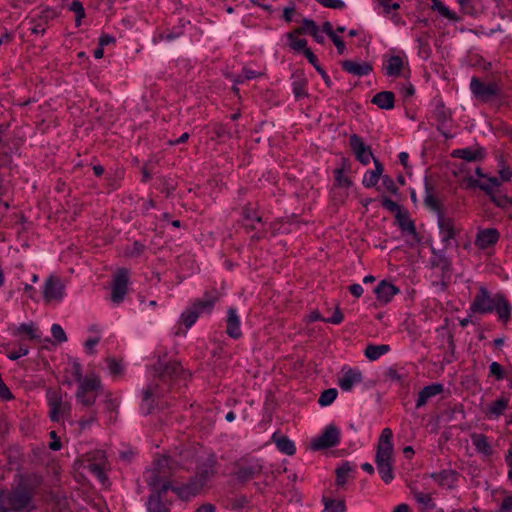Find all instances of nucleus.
Wrapping results in <instances>:
<instances>
[{"instance_id":"f257e3e1","label":"nucleus","mask_w":512,"mask_h":512,"mask_svg":"<svg viewBox=\"0 0 512 512\" xmlns=\"http://www.w3.org/2000/svg\"><path fill=\"white\" fill-rule=\"evenodd\" d=\"M154 371V381L143 391V409L146 414L152 412L155 399L164 397L178 379L186 378L185 371L177 361L164 363L159 359Z\"/></svg>"},{"instance_id":"f03ea898","label":"nucleus","mask_w":512,"mask_h":512,"mask_svg":"<svg viewBox=\"0 0 512 512\" xmlns=\"http://www.w3.org/2000/svg\"><path fill=\"white\" fill-rule=\"evenodd\" d=\"M170 470V459L168 457L163 456L155 461V468L147 479L148 485L153 490L147 502L148 512H170L167 504L161 499L162 493L170 488Z\"/></svg>"},{"instance_id":"7ed1b4c3","label":"nucleus","mask_w":512,"mask_h":512,"mask_svg":"<svg viewBox=\"0 0 512 512\" xmlns=\"http://www.w3.org/2000/svg\"><path fill=\"white\" fill-rule=\"evenodd\" d=\"M392 435L390 428H384L382 430L375 459L378 471L385 483H390L394 478L391 465L393 453V444L391 443Z\"/></svg>"},{"instance_id":"20e7f679","label":"nucleus","mask_w":512,"mask_h":512,"mask_svg":"<svg viewBox=\"0 0 512 512\" xmlns=\"http://www.w3.org/2000/svg\"><path fill=\"white\" fill-rule=\"evenodd\" d=\"M0 506L7 511L29 512L33 509L32 491L28 487L20 486L5 494L0 491Z\"/></svg>"},{"instance_id":"39448f33","label":"nucleus","mask_w":512,"mask_h":512,"mask_svg":"<svg viewBox=\"0 0 512 512\" xmlns=\"http://www.w3.org/2000/svg\"><path fill=\"white\" fill-rule=\"evenodd\" d=\"M340 436V429L330 424L324 429L320 436L312 440L310 447L315 451L335 447L340 442Z\"/></svg>"},{"instance_id":"423d86ee","label":"nucleus","mask_w":512,"mask_h":512,"mask_svg":"<svg viewBox=\"0 0 512 512\" xmlns=\"http://www.w3.org/2000/svg\"><path fill=\"white\" fill-rule=\"evenodd\" d=\"M496 295L491 297L485 287H480L471 304L470 310L474 313H491L494 311Z\"/></svg>"},{"instance_id":"0eeeda50","label":"nucleus","mask_w":512,"mask_h":512,"mask_svg":"<svg viewBox=\"0 0 512 512\" xmlns=\"http://www.w3.org/2000/svg\"><path fill=\"white\" fill-rule=\"evenodd\" d=\"M470 89L473 95L481 101H488L499 94V88L496 83H484L477 77L471 79Z\"/></svg>"},{"instance_id":"6e6552de","label":"nucleus","mask_w":512,"mask_h":512,"mask_svg":"<svg viewBox=\"0 0 512 512\" xmlns=\"http://www.w3.org/2000/svg\"><path fill=\"white\" fill-rule=\"evenodd\" d=\"M129 279V271L126 268H120L114 275L111 300L114 303H120L123 301L124 296L127 292V285Z\"/></svg>"},{"instance_id":"1a4fd4ad","label":"nucleus","mask_w":512,"mask_h":512,"mask_svg":"<svg viewBox=\"0 0 512 512\" xmlns=\"http://www.w3.org/2000/svg\"><path fill=\"white\" fill-rule=\"evenodd\" d=\"M47 397L50 406V417L53 421H59L60 416L69 415L71 405L67 402H63L58 392L49 390Z\"/></svg>"},{"instance_id":"9d476101","label":"nucleus","mask_w":512,"mask_h":512,"mask_svg":"<svg viewBox=\"0 0 512 512\" xmlns=\"http://www.w3.org/2000/svg\"><path fill=\"white\" fill-rule=\"evenodd\" d=\"M65 286L56 276H50L45 283L43 296L47 303L60 302L64 296Z\"/></svg>"},{"instance_id":"9b49d317","label":"nucleus","mask_w":512,"mask_h":512,"mask_svg":"<svg viewBox=\"0 0 512 512\" xmlns=\"http://www.w3.org/2000/svg\"><path fill=\"white\" fill-rule=\"evenodd\" d=\"M262 465L259 461L253 462H239L236 464V471L234 475L237 480L242 484L248 482L253 479L255 475H258L262 471Z\"/></svg>"},{"instance_id":"f8f14e48","label":"nucleus","mask_w":512,"mask_h":512,"mask_svg":"<svg viewBox=\"0 0 512 512\" xmlns=\"http://www.w3.org/2000/svg\"><path fill=\"white\" fill-rule=\"evenodd\" d=\"M349 144L356 159L363 165L369 164L370 159L373 158L371 148L366 146L363 140L356 134L350 136Z\"/></svg>"},{"instance_id":"ddd939ff","label":"nucleus","mask_w":512,"mask_h":512,"mask_svg":"<svg viewBox=\"0 0 512 512\" xmlns=\"http://www.w3.org/2000/svg\"><path fill=\"white\" fill-rule=\"evenodd\" d=\"M500 238V233L496 228L480 229L477 233L475 245L480 249H486L494 246Z\"/></svg>"},{"instance_id":"4468645a","label":"nucleus","mask_w":512,"mask_h":512,"mask_svg":"<svg viewBox=\"0 0 512 512\" xmlns=\"http://www.w3.org/2000/svg\"><path fill=\"white\" fill-rule=\"evenodd\" d=\"M212 474L213 471L210 467L199 468L195 478L187 485L188 492L193 495L199 493Z\"/></svg>"},{"instance_id":"2eb2a0df","label":"nucleus","mask_w":512,"mask_h":512,"mask_svg":"<svg viewBox=\"0 0 512 512\" xmlns=\"http://www.w3.org/2000/svg\"><path fill=\"white\" fill-rule=\"evenodd\" d=\"M438 225L440 228V233L442 235V242L444 244V248H447L450 245V240L455 236V227L453 220L449 217H445L443 214L439 215Z\"/></svg>"},{"instance_id":"dca6fc26","label":"nucleus","mask_w":512,"mask_h":512,"mask_svg":"<svg viewBox=\"0 0 512 512\" xmlns=\"http://www.w3.org/2000/svg\"><path fill=\"white\" fill-rule=\"evenodd\" d=\"M292 77L294 79L292 82V89L295 98L300 99L308 96L306 88L308 81L304 75V72L302 70H297L293 73Z\"/></svg>"},{"instance_id":"f3484780","label":"nucleus","mask_w":512,"mask_h":512,"mask_svg":"<svg viewBox=\"0 0 512 512\" xmlns=\"http://www.w3.org/2000/svg\"><path fill=\"white\" fill-rule=\"evenodd\" d=\"M398 292L399 289L395 285L385 280L381 281L375 288L377 300L384 304L388 303Z\"/></svg>"},{"instance_id":"a211bd4d","label":"nucleus","mask_w":512,"mask_h":512,"mask_svg":"<svg viewBox=\"0 0 512 512\" xmlns=\"http://www.w3.org/2000/svg\"><path fill=\"white\" fill-rule=\"evenodd\" d=\"M341 65L346 72L356 76L367 75L373 69L372 65L368 62L357 63L351 60H344Z\"/></svg>"},{"instance_id":"6ab92c4d","label":"nucleus","mask_w":512,"mask_h":512,"mask_svg":"<svg viewBox=\"0 0 512 512\" xmlns=\"http://www.w3.org/2000/svg\"><path fill=\"white\" fill-rule=\"evenodd\" d=\"M362 381L361 372L353 369H348L344 372L343 376L339 378V387L344 391H350L354 384Z\"/></svg>"},{"instance_id":"aec40b11","label":"nucleus","mask_w":512,"mask_h":512,"mask_svg":"<svg viewBox=\"0 0 512 512\" xmlns=\"http://www.w3.org/2000/svg\"><path fill=\"white\" fill-rule=\"evenodd\" d=\"M218 298V292L215 289H212L207 291L202 299L196 300L192 305L199 310L200 313L205 311L209 312Z\"/></svg>"},{"instance_id":"412c9836","label":"nucleus","mask_w":512,"mask_h":512,"mask_svg":"<svg viewBox=\"0 0 512 512\" xmlns=\"http://www.w3.org/2000/svg\"><path fill=\"white\" fill-rule=\"evenodd\" d=\"M442 391H443L442 384H432V385L424 387L419 392V396L416 401V408H420V407L424 406L430 398L440 394Z\"/></svg>"},{"instance_id":"4be33fe9","label":"nucleus","mask_w":512,"mask_h":512,"mask_svg":"<svg viewBox=\"0 0 512 512\" xmlns=\"http://www.w3.org/2000/svg\"><path fill=\"white\" fill-rule=\"evenodd\" d=\"M471 440L479 453L485 456H491L493 454V449L488 441L487 436L484 434L473 433L471 434Z\"/></svg>"},{"instance_id":"5701e85b","label":"nucleus","mask_w":512,"mask_h":512,"mask_svg":"<svg viewBox=\"0 0 512 512\" xmlns=\"http://www.w3.org/2000/svg\"><path fill=\"white\" fill-rule=\"evenodd\" d=\"M372 103L381 109H392L395 103L394 93L391 91H382L374 95Z\"/></svg>"},{"instance_id":"b1692460","label":"nucleus","mask_w":512,"mask_h":512,"mask_svg":"<svg viewBox=\"0 0 512 512\" xmlns=\"http://www.w3.org/2000/svg\"><path fill=\"white\" fill-rule=\"evenodd\" d=\"M451 156L454 158H461L466 161H477L483 158L484 152L483 149L477 148V149H471V148H465V149H457L454 150L451 153Z\"/></svg>"},{"instance_id":"393cba45","label":"nucleus","mask_w":512,"mask_h":512,"mask_svg":"<svg viewBox=\"0 0 512 512\" xmlns=\"http://www.w3.org/2000/svg\"><path fill=\"white\" fill-rule=\"evenodd\" d=\"M496 303L494 311L497 312L499 318L506 322L509 320L511 315V305L509 304L508 300L501 294L496 295Z\"/></svg>"},{"instance_id":"a878e982","label":"nucleus","mask_w":512,"mask_h":512,"mask_svg":"<svg viewBox=\"0 0 512 512\" xmlns=\"http://www.w3.org/2000/svg\"><path fill=\"white\" fill-rule=\"evenodd\" d=\"M227 333L232 338H239L241 336L240 321L236 314L235 309L230 308L228 311L227 319Z\"/></svg>"},{"instance_id":"bb28decb","label":"nucleus","mask_w":512,"mask_h":512,"mask_svg":"<svg viewBox=\"0 0 512 512\" xmlns=\"http://www.w3.org/2000/svg\"><path fill=\"white\" fill-rule=\"evenodd\" d=\"M425 191L426 196L424 199L425 205L430 208L431 210L437 212L438 216L440 214H443L441 211V205L440 202L437 200V198L434 196V188L433 186L428 182L427 178L425 179Z\"/></svg>"},{"instance_id":"cd10ccee","label":"nucleus","mask_w":512,"mask_h":512,"mask_svg":"<svg viewBox=\"0 0 512 512\" xmlns=\"http://www.w3.org/2000/svg\"><path fill=\"white\" fill-rule=\"evenodd\" d=\"M396 217L402 231L410 234L415 242H419L420 238L418 236V233L416 232V228L412 220H410L409 217L403 214L401 211H398Z\"/></svg>"},{"instance_id":"c85d7f7f","label":"nucleus","mask_w":512,"mask_h":512,"mask_svg":"<svg viewBox=\"0 0 512 512\" xmlns=\"http://www.w3.org/2000/svg\"><path fill=\"white\" fill-rule=\"evenodd\" d=\"M78 383V390L83 392H92L96 394V391L100 388V380L96 376L82 378Z\"/></svg>"},{"instance_id":"c756f323","label":"nucleus","mask_w":512,"mask_h":512,"mask_svg":"<svg viewBox=\"0 0 512 512\" xmlns=\"http://www.w3.org/2000/svg\"><path fill=\"white\" fill-rule=\"evenodd\" d=\"M273 439L275 440L276 446L279 451L287 455L295 454V445L289 438H287L286 436L276 437V435H274Z\"/></svg>"},{"instance_id":"7c9ffc66","label":"nucleus","mask_w":512,"mask_h":512,"mask_svg":"<svg viewBox=\"0 0 512 512\" xmlns=\"http://www.w3.org/2000/svg\"><path fill=\"white\" fill-rule=\"evenodd\" d=\"M456 473L451 470H443L439 473H433L431 477L442 486L451 487L455 481Z\"/></svg>"},{"instance_id":"2f4dec72","label":"nucleus","mask_w":512,"mask_h":512,"mask_svg":"<svg viewBox=\"0 0 512 512\" xmlns=\"http://www.w3.org/2000/svg\"><path fill=\"white\" fill-rule=\"evenodd\" d=\"M390 350L388 345H368L365 349V356L374 361L380 358L382 355L387 353Z\"/></svg>"},{"instance_id":"473e14b6","label":"nucleus","mask_w":512,"mask_h":512,"mask_svg":"<svg viewBox=\"0 0 512 512\" xmlns=\"http://www.w3.org/2000/svg\"><path fill=\"white\" fill-rule=\"evenodd\" d=\"M403 67L402 58L399 56H392L388 60V65L386 67V74L388 76H398L401 73Z\"/></svg>"},{"instance_id":"72a5a7b5","label":"nucleus","mask_w":512,"mask_h":512,"mask_svg":"<svg viewBox=\"0 0 512 512\" xmlns=\"http://www.w3.org/2000/svg\"><path fill=\"white\" fill-rule=\"evenodd\" d=\"M201 313L193 305L189 307L181 316L184 325L190 328Z\"/></svg>"},{"instance_id":"f704fd0d","label":"nucleus","mask_w":512,"mask_h":512,"mask_svg":"<svg viewBox=\"0 0 512 512\" xmlns=\"http://www.w3.org/2000/svg\"><path fill=\"white\" fill-rule=\"evenodd\" d=\"M509 400L505 398H500L493 402V404L489 407V414L494 417H499L503 414L504 410L508 407Z\"/></svg>"},{"instance_id":"c9c22d12","label":"nucleus","mask_w":512,"mask_h":512,"mask_svg":"<svg viewBox=\"0 0 512 512\" xmlns=\"http://www.w3.org/2000/svg\"><path fill=\"white\" fill-rule=\"evenodd\" d=\"M76 400L84 407H90L95 403L96 394L92 392H83L77 390Z\"/></svg>"},{"instance_id":"e433bc0d","label":"nucleus","mask_w":512,"mask_h":512,"mask_svg":"<svg viewBox=\"0 0 512 512\" xmlns=\"http://www.w3.org/2000/svg\"><path fill=\"white\" fill-rule=\"evenodd\" d=\"M434 116L438 121V129H440V126H443L450 118V112L445 108L443 103H439L434 110Z\"/></svg>"},{"instance_id":"4c0bfd02","label":"nucleus","mask_w":512,"mask_h":512,"mask_svg":"<svg viewBox=\"0 0 512 512\" xmlns=\"http://www.w3.org/2000/svg\"><path fill=\"white\" fill-rule=\"evenodd\" d=\"M346 162L347 160L346 159H342V166L340 168H337L335 171H334V174H335V180L337 182V184L341 187H350L352 182L349 178L345 177L343 175V172H344V169H345V165H346Z\"/></svg>"},{"instance_id":"58836bf2","label":"nucleus","mask_w":512,"mask_h":512,"mask_svg":"<svg viewBox=\"0 0 512 512\" xmlns=\"http://www.w3.org/2000/svg\"><path fill=\"white\" fill-rule=\"evenodd\" d=\"M337 395H338V392L335 388H330V389L324 390L318 399V403L321 406H328L334 402Z\"/></svg>"},{"instance_id":"ea45409f","label":"nucleus","mask_w":512,"mask_h":512,"mask_svg":"<svg viewBox=\"0 0 512 512\" xmlns=\"http://www.w3.org/2000/svg\"><path fill=\"white\" fill-rule=\"evenodd\" d=\"M323 512H346L344 500H325V509Z\"/></svg>"},{"instance_id":"a19ab883","label":"nucleus","mask_w":512,"mask_h":512,"mask_svg":"<svg viewBox=\"0 0 512 512\" xmlns=\"http://www.w3.org/2000/svg\"><path fill=\"white\" fill-rule=\"evenodd\" d=\"M432 2V8L437 10L442 16L450 20H458V17L455 15V13L451 12L440 0H432Z\"/></svg>"},{"instance_id":"79ce46f5","label":"nucleus","mask_w":512,"mask_h":512,"mask_svg":"<svg viewBox=\"0 0 512 512\" xmlns=\"http://www.w3.org/2000/svg\"><path fill=\"white\" fill-rule=\"evenodd\" d=\"M296 35H298L295 31L289 32L287 34V38L290 40V46L292 49L296 51H301L308 49L307 41L305 39H297Z\"/></svg>"},{"instance_id":"37998d69","label":"nucleus","mask_w":512,"mask_h":512,"mask_svg":"<svg viewBox=\"0 0 512 512\" xmlns=\"http://www.w3.org/2000/svg\"><path fill=\"white\" fill-rule=\"evenodd\" d=\"M86 468L92 474H94L101 482H104L105 480H107V477L105 475L104 468H103L101 462H99V463H95V462L88 463Z\"/></svg>"},{"instance_id":"c03bdc74","label":"nucleus","mask_w":512,"mask_h":512,"mask_svg":"<svg viewBox=\"0 0 512 512\" xmlns=\"http://www.w3.org/2000/svg\"><path fill=\"white\" fill-rule=\"evenodd\" d=\"M76 15V25L79 26L81 23V19L85 17V11L83 5L78 0H74L69 8Z\"/></svg>"},{"instance_id":"a18cd8bd","label":"nucleus","mask_w":512,"mask_h":512,"mask_svg":"<svg viewBox=\"0 0 512 512\" xmlns=\"http://www.w3.org/2000/svg\"><path fill=\"white\" fill-rule=\"evenodd\" d=\"M412 494L418 503L422 504L425 507H433L432 498L430 494L419 492L416 490H412Z\"/></svg>"},{"instance_id":"49530a36","label":"nucleus","mask_w":512,"mask_h":512,"mask_svg":"<svg viewBox=\"0 0 512 512\" xmlns=\"http://www.w3.org/2000/svg\"><path fill=\"white\" fill-rule=\"evenodd\" d=\"M261 73H257L251 69L244 68L242 73L235 79V83H242L244 80L254 79L261 76Z\"/></svg>"},{"instance_id":"de8ad7c7","label":"nucleus","mask_w":512,"mask_h":512,"mask_svg":"<svg viewBox=\"0 0 512 512\" xmlns=\"http://www.w3.org/2000/svg\"><path fill=\"white\" fill-rule=\"evenodd\" d=\"M351 471V467L348 463L343 464L336 470L337 484L343 485L346 481V475Z\"/></svg>"},{"instance_id":"09e8293b","label":"nucleus","mask_w":512,"mask_h":512,"mask_svg":"<svg viewBox=\"0 0 512 512\" xmlns=\"http://www.w3.org/2000/svg\"><path fill=\"white\" fill-rule=\"evenodd\" d=\"M378 177L373 171H368L363 178V185L367 188L375 187L379 181Z\"/></svg>"},{"instance_id":"8fccbe9b","label":"nucleus","mask_w":512,"mask_h":512,"mask_svg":"<svg viewBox=\"0 0 512 512\" xmlns=\"http://www.w3.org/2000/svg\"><path fill=\"white\" fill-rule=\"evenodd\" d=\"M490 375L494 376L496 380H502L505 377L504 370L498 362H492L489 366Z\"/></svg>"},{"instance_id":"3c124183","label":"nucleus","mask_w":512,"mask_h":512,"mask_svg":"<svg viewBox=\"0 0 512 512\" xmlns=\"http://www.w3.org/2000/svg\"><path fill=\"white\" fill-rule=\"evenodd\" d=\"M381 205L392 213L398 214V211H401L400 206L393 200L388 197H382Z\"/></svg>"},{"instance_id":"603ef678","label":"nucleus","mask_w":512,"mask_h":512,"mask_svg":"<svg viewBox=\"0 0 512 512\" xmlns=\"http://www.w3.org/2000/svg\"><path fill=\"white\" fill-rule=\"evenodd\" d=\"M51 332H52L53 337L58 342H65L67 340V336L60 325L53 324L52 328H51Z\"/></svg>"},{"instance_id":"864d4df0","label":"nucleus","mask_w":512,"mask_h":512,"mask_svg":"<svg viewBox=\"0 0 512 512\" xmlns=\"http://www.w3.org/2000/svg\"><path fill=\"white\" fill-rule=\"evenodd\" d=\"M318 3L327 8L342 9L345 7V3L342 0H317Z\"/></svg>"},{"instance_id":"5fc2aeb1","label":"nucleus","mask_w":512,"mask_h":512,"mask_svg":"<svg viewBox=\"0 0 512 512\" xmlns=\"http://www.w3.org/2000/svg\"><path fill=\"white\" fill-rule=\"evenodd\" d=\"M302 23L303 25L301 27H298L294 30L299 35L309 34V31H313V26H311V24H316L313 20L310 19H303Z\"/></svg>"},{"instance_id":"6e6d98bb","label":"nucleus","mask_w":512,"mask_h":512,"mask_svg":"<svg viewBox=\"0 0 512 512\" xmlns=\"http://www.w3.org/2000/svg\"><path fill=\"white\" fill-rule=\"evenodd\" d=\"M382 185L390 191L392 194H397L398 188L395 185L393 179L389 177L388 175H385L382 177Z\"/></svg>"},{"instance_id":"4d7b16f0","label":"nucleus","mask_w":512,"mask_h":512,"mask_svg":"<svg viewBox=\"0 0 512 512\" xmlns=\"http://www.w3.org/2000/svg\"><path fill=\"white\" fill-rule=\"evenodd\" d=\"M18 330H19V332L26 333L31 340L39 339V337L35 333L33 325H31V324H21Z\"/></svg>"},{"instance_id":"13d9d810","label":"nucleus","mask_w":512,"mask_h":512,"mask_svg":"<svg viewBox=\"0 0 512 512\" xmlns=\"http://www.w3.org/2000/svg\"><path fill=\"white\" fill-rule=\"evenodd\" d=\"M498 512H512V495H506L503 498Z\"/></svg>"},{"instance_id":"bf43d9fd","label":"nucleus","mask_w":512,"mask_h":512,"mask_svg":"<svg viewBox=\"0 0 512 512\" xmlns=\"http://www.w3.org/2000/svg\"><path fill=\"white\" fill-rule=\"evenodd\" d=\"M108 368L110 370V373L113 375H119L122 371L121 364L117 362L114 358H108L107 359Z\"/></svg>"},{"instance_id":"052dcab7","label":"nucleus","mask_w":512,"mask_h":512,"mask_svg":"<svg viewBox=\"0 0 512 512\" xmlns=\"http://www.w3.org/2000/svg\"><path fill=\"white\" fill-rule=\"evenodd\" d=\"M213 130H214L215 135L218 138H223V137L231 138L232 137V133L227 131L223 124H216L214 126Z\"/></svg>"},{"instance_id":"680f3d73","label":"nucleus","mask_w":512,"mask_h":512,"mask_svg":"<svg viewBox=\"0 0 512 512\" xmlns=\"http://www.w3.org/2000/svg\"><path fill=\"white\" fill-rule=\"evenodd\" d=\"M491 200L493 201V203H495L498 207H501V208H506L508 206V202H509V197L506 196V195H499V196H496V195H493L491 197Z\"/></svg>"},{"instance_id":"e2e57ef3","label":"nucleus","mask_w":512,"mask_h":512,"mask_svg":"<svg viewBox=\"0 0 512 512\" xmlns=\"http://www.w3.org/2000/svg\"><path fill=\"white\" fill-rule=\"evenodd\" d=\"M343 318H344L343 313L341 312L340 308L337 306L333 315L330 318H327L325 320V322H329L332 324H339L342 322Z\"/></svg>"},{"instance_id":"0e129e2a","label":"nucleus","mask_w":512,"mask_h":512,"mask_svg":"<svg viewBox=\"0 0 512 512\" xmlns=\"http://www.w3.org/2000/svg\"><path fill=\"white\" fill-rule=\"evenodd\" d=\"M488 181H489V184L479 185L480 189H482L483 191H485L487 193H491L492 187H497L500 185V180L496 177H491L488 179Z\"/></svg>"},{"instance_id":"69168bd1","label":"nucleus","mask_w":512,"mask_h":512,"mask_svg":"<svg viewBox=\"0 0 512 512\" xmlns=\"http://www.w3.org/2000/svg\"><path fill=\"white\" fill-rule=\"evenodd\" d=\"M29 352L28 348L27 347H23V346H20L19 349L17 351H13L11 352L8 357L9 359L11 360H17L19 359L20 357L22 356H25L27 355Z\"/></svg>"},{"instance_id":"338daca9","label":"nucleus","mask_w":512,"mask_h":512,"mask_svg":"<svg viewBox=\"0 0 512 512\" xmlns=\"http://www.w3.org/2000/svg\"><path fill=\"white\" fill-rule=\"evenodd\" d=\"M330 39L332 40V42L336 46V48L338 50V53L339 54H343L344 51H345V43H344V41L339 36H337L336 34L334 36L330 37Z\"/></svg>"},{"instance_id":"774afa93","label":"nucleus","mask_w":512,"mask_h":512,"mask_svg":"<svg viewBox=\"0 0 512 512\" xmlns=\"http://www.w3.org/2000/svg\"><path fill=\"white\" fill-rule=\"evenodd\" d=\"M72 373L77 382L81 381V379L83 378L81 365L77 361H74L72 363Z\"/></svg>"}]
</instances>
